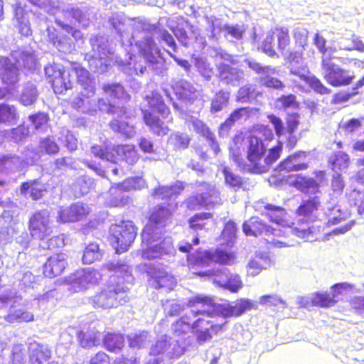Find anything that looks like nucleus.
Segmentation results:
<instances>
[{
  "instance_id": "f257e3e1",
  "label": "nucleus",
  "mask_w": 364,
  "mask_h": 364,
  "mask_svg": "<svg viewBox=\"0 0 364 364\" xmlns=\"http://www.w3.org/2000/svg\"><path fill=\"white\" fill-rule=\"evenodd\" d=\"M189 314H185L171 325L172 333L177 337H183L190 331L195 336L198 343L203 344L210 341L214 336L225 332L227 321H219L215 309V300L208 296L196 295L188 299Z\"/></svg>"
},
{
  "instance_id": "f03ea898",
  "label": "nucleus",
  "mask_w": 364,
  "mask_h": 364,
  "mask_svg": "<svg viewBox=\"0 0 364 364\" xmlns=\"http://www.w3.org/2000/svg\"><path fill=\"white\" fill-rule=\"evenodd\" d=\"M144 99L150 109H141L144 123L154 135H167L170 132L168 125L173 123L170 109L159 93L152 92Z\"/></svg>"
},
{
  "instance_id": "7ed1b4c3",
  "label": "nucleus",
  "mask_w": 364,
  "mask_h": 364,
  "mask_svg": "<svg viewBox=\"0 0 364 364\" xmlns=\"http://www.w3.org/2000/svg\"><path fill=\"white\" fill-rule=\"evenodd\" d=\"M97 106L101 112L108 114H117L109 122V128L114 133L119 134L126 138L132 136L134 133V127L128 122L130 114L126 107H119L104 98L97 100Z\"/></svg>"
},
{
  "instance_id": "20e7f679",
  "label": "nucleus",
  "mask_w": 364,
  "mask_h": 364,
  "mask_svg": "<svg viewBox=\"0 0 364 364\" xmlns=\"http://www.w3.org/2000/svg\"><path fill=\"white\" fill-rule=\"evenodd\" d=\"M247 159L250 162V171L256 173L267 172L273 163V156L269 153L264 156L266 147L258 137L250 135L247 137ZM273 149H269V152Z\"/></svg>"
},
{
  "instance_id": "39448f33",
  "label": "nucleus",
  "mask_w": 364,
  "mask_h": 364,
  "mask_svg": "<svg viewBox=\"0 0 364 364\" xmlns=\"http://www.w3.org/2000/svg\"><path fill=\"white\" fill-rule=\"evenodd\" d=\"M136 235L134 225L124 221L112 224L109 229L108 240L117 253L128 250Z\"/></svg>"
},
{
  "instance_id": "423d86ee",
  "label": "nucleus",
  "mask_w": 364,
  "mask_h": 364,
  "mask_svg": "<svg viewBox=\"0 0 364 364\" xmlns=\"http://www.w3.org/2000/svg\"><path fill=\"white\" fill-rule=\"evenodd\" d=\"M333 57H323L321 68L323 78L333 87H342L350 85L355 78L353 73L346 70L332 62Z\"/></svg>"
},
{
  "instance_id": "0eeeda50",
  "label": "nucleus",
  "mask_w": 364,
  "mask_h": 364,
  "mask_svg": "<svg viewBox=\"0 0 364 364\" xmlns=\"http://www.w3.org/2000/svg\"><path fill=\"white\" fill-rule=\"evenodd\" d=\"M173 216V211L168 206L156 205L149 214L147 223L141 232L142 236L148 241L154 242L156 230L160 227H165L168 222H171Z\"/></svg>"
},
{
  "instance_id": "6e6552de",
  "label": "nucleus",
  "mask_w": 364,
  "mask_h": 364,
  "mask_svg": "<svg viewBox=\"0 0 364 364\" xmlns=\"http://www.w3.org/2000/svg\"><path fill=\"white\" fill-rule=\"evenodd\" d=\"M51 218L46 209L34 211L28 220L30 236L35 240H43L52 233Z\"/></svg>"
},
{
  "instance_id": "1a4fd4ad",
  "label": "nucleus",
  "mask_w": 364,
  "mask_h": 364,
  "mask_svg": "<svg viewBox=\"0 0 364 364\" xmlns=\"http://www.w3.org/2000/svg\"><path fill=\"white\" fill-rule=\"evenodd\" d=\"M200 277H207L219 287H224L232 292H237L242 287V282L238 274H233L227 268H218L195 273Z\"/></svg>"
},
{
  "instance_id": "9d476101",
  "label": "nucleus",
  "mask_w": 364,
  "mask_h": 364,
  "mask_svg": "<svg viewBox=\"0 0 364 364\" xmlns=\"http://www.w3.org/2000/svg\"><path fill=\"white\" fill-rule=\"evenodd\" d=\"M45 75L48 82L50 85L56 95L65 94L73 87L68 70L60 68L55 65H48L45 68Z\"/></svg>"
},
{
  "instance_id": "9b49d317",
  "label": "nucleus",
  "mask_w": 364,
  "mask_h": 364,
  "mask_svg": "<svg viewBox=\"0 0 364 364\" xmlns=\"http://www.w3.org/2000/svg\"><path fill=\"white\" fill-rule=\"evenodd\" d=\"M256 305L247 299H237L234 304L226 303L217 304L215 309H209L210 311H214L218 315L219 321H228L226 320L231 317H239L246 311L256 309Z\"/></svg>"
},
{
  "instance_id": "f8f14e48",
  "label": "nucleus",
  "mask_w": 364,
  "mask_h": 364,
  "mask_svg": "<svg viewBox=\"0 0 364 364\" xmlns=\"http://www.w3.org/2000/svg\"><path fill=\"white\" fill-rule=\"evenodd\" d=\"M124 292L119 284H107L102 290L92 296L91 300L95 307L110 309L119 305V295Z\"/></svg>"
},
{
  "instance_id": "ddd939ff",
  "label": "nucleus",
  "mask_w": 364,
  "mask_h": 364,
  "mask_svg": "<svg viewBox=\"0 0 364 364\" xmlns=\"http://www.w3.org/2000/svg\"><path fill=\"white\" fill-rule=\"evenodd\" d=\"M67 259V255L63 252L50 255L42 266V274L49 279L61 275L68 267Z\"/></svg>"
},
{
  "instance_id": "4468645a",
  "label": "nucleus",
  "mask_w": 364,
  "mask_h": 364,
  "mask_svg": "<svg viewBox=\"0 0 364 364\" xmlns=\"http://www.w3.org/2000/svg\"><path fill=\"white\" fill-rule=\"evenodd\" d=\"M100 279V274L95 270H80L73 273L68 282L74 291H82L91 286L97 284Z\"/></svg>"
},
{
  "instance_id": "2eb2a0df",
  "label": "nucleus",
  "mask_w": 364,
  "mask_h": 364,
  "mask_svg": "<svg viewBox=\"0 0 364 364\" xmlns=\"http://www.w3.org/2000/svg\"><path fill=\"white\" fill-rule=\"evenodd\" d=\"M174 250L173 244L170 237H164L159 243L143 249L141 252L144 259L152 260L162 259L170 255Z\"/></svg>"
},
{
  "instance_id": "dca6fc26",
  "label": "nucleus",
  "mask_w": 364,
  "mask_h": 364,
  "mask_svg": "<svg viewBox=\"0 0 364 364\" xmlns=\"http://www.w3.org/2000/svg\"><path fill=\"white\" fill-rule=\"evenodd\" d=\"M29 364H45L51 358L50 348L45 344L32 342L28 347Z\"/></svg>"
},
{
  "instance_id": "f3484780",
  "label": "nucleus",
  "mask_w": 364,
  "mask_h": 364,
  "mask_svg": "<svg viewBox=\"0 0 364 364\" xmlns=\"http://www.w3.org/2000/svg\"><path fill=\"white\" fill-rule=\"evenodd\" d=\"M100 332L93 326L82 328L77 331L76 338L79 346L83 349H92L100 341Z\"/></svg>"
},
{
  "instance_id": "a211bd4d",
  "label": "nucleus",
  "mask_w": 364,
  "mask_h": 364,
  "mask_svg": "<svg viewBox=\"0 0 364 364\" xmlns=\"http://www.w3.org/2000/svg\"><path fill=\"white\" fill-rule=\"evenodd\" d=\"M128 191L129 187L124 182L112 185L107 193V205L109 207L124 206L128 202V197L125 194Z\"/></svg>"
},
{
  "instance_id": "6ab92c4d",
  "label": "nucleus",
  "mask_w": 364,
  "mask_h": 364,
  "mask_svg": "<svg viewBox=\"0 0 364 364\" xmlns=\"http://www.w3.org/2000/svg\"><path fill=\"white\" fill-rule=\"evenodd\" d=\"M20 191L21 194L28 195L33 200L42 199L48 193L46 185L40 178L21 183Z\"/></svg>"
},
{
  "instance_id": "aec40b11",
  "label": "nucleus",
  "mask_w": 364,
  "mask_h": 364,
  "mask_svg": "<svg viewBox=\"0 0 364 364\" xmlns=\"http://www.w3.org/2000/svg\"><path fill=\"white\" fill-rule=\"evenodd\" d=\"M86 215L87 212L82 205L73 203L60 210L58 220L63 223H75L82 220Z\"/></svg>"
},
{
  "instance_id": "412c9836",
  "label": "nucleus",
  "mask_w": 364,
  "mask_h": 364,
  "mask_svg": "<svg viewBox=\"0 0 364 364\" xmlns=\"http://www.w3.org/2000/svg\"><path fill=\"white\" fill-rule=\"evenodd\" d=\"M77 75V82L80 86V95L89 98L95 94V84L90 77L89 72L85 68H75Z\"/></svg>"
},
{
  "instance_id": "4be33fe9",
  "label": "nucleus",
  "mask_w": 364,
  "mask_h": 364,
  "mask_svg": "<svg viewBox=\"0 0 364 364\" xmlns=\"http://www.w3.org/2000/svg\"><path fill=\"white\" fill-rule=\"evenodd\" d=\"M270 226L267 225L260 218L252 216L242 224V231L246 236L258 237L269 232Z\"/></svg>"
},
{
  "instance_id": "5701e85b",
  "label": "nucleus",
  "mask_w": 364,
  "mask_h": 364,
  "mask_svg": "<svg viewBox=\"0 0 364 364\" xmlns=\"http://www.w3.org/2000/svg\"><path fill=\"white\" fill-rule=\"evenodd\" d=\"M102 344L107 351L118 353L124 347L125 338L119 332H107L103 337Z\"/></svg>"
},
{
  "instance_id": "b1692460",
  "label": "nucleus",
  "mask_w": 364,
  "mask_h": 364,
  "mask_svg": "<svg viewBox=\"0 0 364 364\" xmlns=\"http://www.w3.org/2000/svg\"><path fill=\"white\" fill-rule=\"evenodd\" d=\"M20 70L14 63H8L4 68L3 71L0 74L1 82L4 84L9 90L16 88L17 84L20 80Z\"/></svg>"
},
{
  "instance_id": "393cba45",
  "label": "nucleus",
  "mask_w": 364,
  "mask_h": 364,
  "mask_svg": "<svg viewBox=\"0 0 364 364\" xmlns=\"http://www.w3.org/2000/svg\"><path fill=\"white\" fill-rule=\"evenodd\" d=\"M299 116L297 113L289 114L287 118V127L283 126L282 121L277 117H274V129L277 136H281L286 132L292 134L296 129L299 124Z\"/></svg>"
},
{
  "instance_id": "a878e982",
  "label": "nucleus",
  "mask_w": 364,
  "mask_h": 364,
  "mask_svg": "<svg viewBox=\"0 0 364 364\" xmlns=\"http://www.w3.org/2000/svg\"><path fill=\"white\" fill-rule=\"evenodd\" d=\"M210 192L207 195L196 194L188 197L185 201L186 208L193 211L208 206L212 203L209 198L218 193L214 189H210Z\"/></svg>"
},
{
  "instance_id": "bb28decb",
  "label": "nucleus",
  "mask_w": 364,
  "mask_h": 364,
  "mask_svg": "<svg viewBox=\"0 0 364 364\" xmlns=\"http://www.w3.org/2000/svg\"><path fill=\"white\" fill-rule=\"evenodd\" d=\"M307 155V153L306 151H298L292 155L288 156L284 161H283L278 166L277 168L279 171L285 170L288 172L289 171H302L306 170L309 165L307 163H292V161L296 159L297 157H304L305 158Z\"/></svg>"
},
{
  "instance_id": "cd10ccee",
  "label": "nucleus",
  "mask_w": 364,
  "mask_h": 364,
  "mask_svg": "<svg viewBox=\"0 0 364 364\" xmlns=\"http://www.w3.org/2000/svg\"><path fill=\"white\" fill-rule=\"evenodd\" d=\"M102 90L105 94H107L114 100L128 102L131 99L130 95L120 83L105 84L103 85Z\"/></svg>"
},
{
  "instance_id": "c85d7f7f",
  "label": "nucleus",
  "mask_w": 364,
  "mask_h": 364,
  "mask_svg": "<svg viewBox=\"0 0 364 364\" xmlns=\"http://www.w3.org/2000/svg\"><path fill=\"white\" fill-rule=\"evenodd\" d=\"M274 223L284 229L282 231L279 230L278 232H276L277 229L274 228V236H286L287 232L291 231L289 215L283 208L274 207Z\"/></svg>"
},
{
  "instance_id": "c756f323",
  "label": "nucleus",
  "mask_w": 364,
  "mask_h": 364,
  "mask_svg": "<svg viewBox=\"0 0 364 364\" xmlns=\"http://www.w3.org/2000/svg\"><path fill=\"white\" fill-rule=\"evenodd\" d=\"M152 284L155 289L164 288L171 290L176 286L174 277L167 272H160L152 276Z\"/></svg>"
},
{
  "instance_id": "7c9ffc66",
  "label": "nucleus",
  "mask_w": 364,
  "mask_h": 364,
  "mask_svg": "<svg viewBox=\"0 0 364 364\" xmlns=\"http://www.w3.org/2000/svg\"><path fill=\"white\" fill-rule=\"evenodd\" d=\"M38 147L41 154L54 156L60 152V146L53 136L41 138Z\"/></svg>"
},
{
  "instance_id": "2f4dec72",
  "label": "nucleus",
  "mask_w": 364,
  "mask_h": 364,
  "mask_svg": "<svg viewBox=\"0 0 364 364\" xmlns=\"http://www.w3.org/2000/svg\"><path fill=\"white\" fill-rule=\"evenodd\" d=\"M102 255L103 251L100 250L99 244L95 242H90L84 250L82 261L84 264H90L100 260Z\"/></svg>"
},
{
  "instance_id": "473e14b6",
  "label": "nucleus",
  "mask_w": 364,
  "mask_h": 364,
  "mask_svg": "<svg viewBox=\"0 0 364 364\" xmlns=\"http://www.w3.org/2000/svg\"><path fill=\"white\" fill-rule=\"evenodd\" d=\"M274 37L277 41L278 50L282 54H286L289 50L291 43L289 31L287 28H277L274 29Z\"/></svg>"
},
{
  "instance_id": "72a5a7b5",
  "label": "nucleus",
  "mask_w": 364,
  "mask_h": 364,
  "mask_svg": "<svg viewBox=\"0 0 364 364\" xmlns=\"http://www.w3.org/2000/svg\"><path fill=\"white\" fill-rule=\"evenodd\" d=\"M320 205L318 198L315 196L302 201L296 209V214L299 216L309 217L318 210Z\"/></svg>"
},
{
  "instance_id": "f704fd0d",
  "label": "nucleus",
  "mask_w": 364,
  "mask_h": 364,
  "mask_svg": "<svg viewBox=\"0 0 364 364\" xmlns=\"http://www.w3.org/2000/svg\"><path fill=\"white\" fill-rule=\"evenodd\" d=\"M335 297H336V296H333V291L331 295L328 292H316L312 296L311 303L316 306L329 308L336 304L337 300Z\"/></svg>"
},
{
  "instance_id": "c9c22d12",
  "label": "nucleus",
  "mask_w": 364,
  "mask_h": 364,
  "mask_svg": "<svg viewBox=\"0 0 364 364\" xmlns=\"http://www.w3.org/2000/svg\"><path fill=\"white\" fill-rule=\"evenodd\" d=\"M213 218V214L208 212L196 213L188 220L190 229L194 231L203 230L205 228L206 220Z\"/></svg>"
},
{
  "instance_id": "e433bc0d",
  "label": "nucleus",
  "mask_w": 364,
  "mask_h": 364,
  "mask_svg": "<svg viewBox=\"0 0 364 364\" xmlns=\"http://www.w3.org/2000/svg\"><path fill=\"white\" fill-rule=\"evenodd\" d=\"M259 95L255 87L252 85H245L240 87L237 92L236 100L240 102H250L257 99Z\"/></svg>"
},
{
  "instance_id": "4c0bfd02",
  "label": "nucleus",
  "mask_w": 364,
  "mask_h": 364,
  "mask_svg": "<svg viewBox=\"0 0 364 364\" xmlns=\"http://www.w3.org/2000/svg\"><path fill=\"white\" fill-rule=\"evenodd\" d=\"M332 170H343L349 166L350 157L343 151H337L328 159Z\"/></svg>"
},
{
  "instance_id": "58836bf2",
  "label": "nucleus",
  "mask_w": 364,
  "mask_h": 364,
  "mask_svg": "<svg viewBox=\"0 0 364 364\" xmlns=\"http://www.w3.org/2000/svg\"><path fill=\"white\" fill-rule=\"evenodd\" d=\"M212 255L213 263L220 265L232 264L235 259L234 252H228L219 248L212 250Z\"/></svg>"
},
{
  "instance_id": "ea45409f",
  "label": "nucleus",
  "mask_w": 364,
  "mask_h": 364,
  "mask_svg": "<svg viewBox=\"0 0 364 364\" xmlns=\"http://www.w3.org/2000/svg\"><path fill=\"white\" fill-rule=\"evenodd\" d=\"M230 94L223 90L217 92L211 101L210 110L212 113L221 111L228 104Z\"/></svg>"
},
{
  "instance_id": "a19ab883",
  "label": "nucleus",
  "mask_w": 364,
  "mask_h": 364,
  "mask_svg": "<svg viewBox=\"0 0 364 364\" xmlns=\"http://www.w3.org/2000/svg\"><path fill=\"white\" fill-rule=\"evenodd\" d=\"M225 183L234 188L239 190L243 186V180L241 176L234 173L228 167L224 166L222 169Z\"/></svg>"
},
{
  "instance_id": "79ce46f5",
  "label": "nucleus",
  "mask_w": 364,
  "mask_h": 364,
  "mask_svg": "<svg viewBox=\"0 0 364 364\" xmlns=\"http://www.w3.org/2000/svg\"><path fill=\"white\" fill-rule=\"evenodd\" d=\"M292 231L298 237L305 239L309 242L320 240V230L318 228L312 226L302 230L294 228Z\"/></svg>"
},
{
  "instance_id": "37998d69",
  "label": "nucleus",
  "mask_w": 364,
  "mask_h": 364,
  "mask_svg": "<svg viewBox=\"0 0 364 364\" xmlns=\"http://www.w3.org/2000/svg\"><path fill=\"white\" fill-rule=\"evenodd\" d=\"M119 160L125 161L129 165H134L139 159L137 151L134 145L124 144Z\"/></svg>"
},
{
  "instance_id": "c03bdc74",
  "label": "nucleus",
  "mask_w": 364,
  "mask_h": 364,
  "mask_svg": "<svg viewBox=\"0 0 364 364\" xmlns=\"http://www.w3.org/2000/svg\"><path fill=\"white\" fill-rule=\"evenodd\" d=\"M18 115L14 106H9L6 104L0 105V122L6 123L16 122Z\"/></svg>"
},
{
  "instance_id": "a18cd8bd",
  "label": "nucleus",
  "mask_w": 364,
  "mask_h": 364,
  "mask_svg": "<svg viewBox=\"0 0 364 364\" xmlns=\"http://www.w3.org/2000/svg\"><path fill=\"white\" fill-rule=\"evenodd\" d=\"M194 131L201 136L207 139H212L213 133L208 125L202 120L196 118L191 119L189 121Z\"/></svg>"
},
{
  "instance_id": "49530a36",
  "label": "nucleus",
  "mask_w": 364,
  "mask_h": 364,
  "mask_svg": "<svg viewBox=\"0 0 364 364\" xmlns=\"http://www.w3.org/2000/svg\"><path fill=\"white\" fill-rule=\"evenodd\" d=\"M294 186L302 192H306L310 188H316L318 187V183L311 178H306L298 176L294 181Z\"/></svg>"
},
{
  "instance_id": "de8ad7c7",
  "label": "nucleus",
  "mask_w": 364,
  "mask_h": 364,
  "mask_svg": "<svg viewBox=\"0 0 364 364\" xmlns=\"http://www.w3.org/2000/svg\"><path fill=\"white\" fill-rule=\"evenodd\" d=\"M348 201L357 208L360 214H364V192L356 189L348 194Z\"/></svg>"
},
{
  "instance_id": "09e8293b",
  "label": "nucleus",
  "mask_w": 364,
  "mask_h": 364,
  "mask_svg": "<svg viewBox=\"0 0 364 364\" xmlns=\"http://www.w3.org/2000/svg\"><path fill=\"white\" fill-rule=\"evenodd\" d=\"M102 268L109 272L119 273L123 277L130 274L129 266L123 262H109L105 264Z\"/></svg>"
},
{
  "instance_id": "8fccbe9b",
  "label": "nucleus",
  "mask_w": 364,
  "mask_h": 364,
  "mask_svg": "<svg viewBox=\"0 0 364 364\" xmlns=\"http://www.w3.org/2000/svg\"><path fill=\"white\" fill-rule=\"evenodd\" d=\"M123 145H107L105 160L117 164L120 159Z\"/></svg>"
},
{
  "instance_id": "3c124183",
  "label": "nucleus",
  "mask_w": 364,
  "mask_h": 364,
  "mask_svg": "<svg viewBox=\"0 0 364 364\" xmlns=\"http://www.w3.org/2000/svg\"><path fill=\"white\" fill-rule=\"evenodd\" d=\"M212 250H208L201 252L191 262V264L194 267H206L213 263L212 257Z\"/></svg>"
},
{
  "instance_id": "603ef678",
  "label": "nucleus",
  "mask_w": 364,
  "mask_h": 364,
  "mask_svg": "<svg viewBox=\"0 0 364 364\" xmlns=\"http://www.w3.org/2000/svg\"><path fill=\"white\" fill-rule=\"evenodd\" d=\"M277 102L278 107L284 110L290 107L298 108L299 107V102L296 101V97L293 94L282 95L277 98Z\"/></svg>"
},
{
  "instance_id": "864d4df0",
  "label": "nucleus",
  "mask_w": 364,
  "mask_h": 364,
  "mask_svg": "<svg viewBox=\"0 0 364 364\" xmlns=\"http://www.w3.org/2000/svg\"><path fill=\"white\" fill-rule=\"evenodd\" d=\"M220 77L226 80H237L240 77V71L229 65H222L220 68Z\"/></svg>"
},
{
  "instance_id": "5fc2aeb1",
  "label": "nucleus",
  "mask_w": 364,
  "mask_h": 364,
  "mask_svg": "<svg viewBox=\"0 0 364 364\" xmlns=\"http://www.w3.org/2000/svg\"><path fill=\"white\" fill-rule=\"evenodd\" d=\"M5 320L9 323L28 322L33 320V316L30 312L18 311L6 315Z\"/></svg>"
},
{
  "instance_id": "6e6d98bb",
  "label": "nucleus",
  "mask_w": 364,
  "mask_h": 364,
  "mask_svg": "<svg viewBox=\"0 0 364 364\" xmlns=\"http://www.w3.org/2000/svg\"><path fill=\"white\" fill-rule=\"evenodd\" d=\"M65 235L63 234L58 235L50 237L46 242L45 249L51 251H58L65 246Z\"/></svg>"
},
{
  "instance_id": "4d7b16f0",
  "label": "nucleus",
  "mask_w": 364,
  "mask_h": 364,
  "mask_svg": "<svg viewBox=\"0 0 364 364\" xmlns=\"http://www.w3.org/2000/svg\"><path fill=\"white\" fill-rule=\"evenodd\" d=\"M36 129H41L47 125L49 116L47 113L38 112L28 117Z\"/></svg>"
},
{
  "instance_id": "13d9d810",
  "label": "nucleus",
  "mask_w": 364,
  "mask_h": 364,
  "mask_svg": "<svg viewBox=\"0 0 364 364\" xmlns=\"http://www.w3.org/2000/svg\"><path fill=\"white\" fill-rule=\"evenodd\" d=\"M345 186V181L341 173H336L332 176L331 189L333 194L341 195Z\"/></svg>"
},
{
  "instance_id": "bf43d9fd",
  "label": "nucleus",
  "mask_w": 364,
  "mask_h": 364,
  "mask_svg": "<svg viewBox=\"0 0 364 364\" xmlns=\"http://www.w3.org/2000/svg\"><path fill=\"white\" fill-rule=\"evenodd\" d=\"M309 86L320 95H328L331 92V89L326 87L323 83L316 77H311L307 81Z\"/></svg>"
},
{
  "instance_id": "052dcab7",
  "label": "nucleus",
  "mask_w": 364,
  "mask_h": 364,
  "mask_svg": "<svg viewBox=\"0 0 364 364\" xmlns=\"http://www.w3.org/2000/svg\"><path fill=\"white\" fill-rule=\"evenodd\" d=\"M237 232L236 223L232 220H229L225 224L221 235L228 241H232L236 238Z\"/></svg>"
},
{
  "instance_id": "680f3d73",
  "label": "nucleus",
  "mask_w": 364,
  "mask_h": 364,
  "mask_svg": "<svg viewBox=\"0 0 364 364\" xmlns=\"http://www.w3.org/2000/svg\"><path fill=\"white\" fill-rule=\"evenodd\" d=\"M171 344L166 339L157 340L151 346L150 354L157 356L166 353L170 348Z\"/></svg>"
},
{
  "instance_id": "e2e57ef3",
  "label": "nucleus",
  "mask_w": 364,
  "mask_h": 364,
  "mask_svg": "<svg viewBox=\"0 0 364 364\" xmlns=\"http://www.w3.org/2000/svg\"><path fill=\"white\" fill-rule=\"evenodd\" d=\"M175 146L180 149H186L191 142V137L181 132H176L173 135Z\"/></svg>"
},
{
  "instance_id": "0e129e2a",
  "label": "nucleus",
  "mask_w": 364,
  "mask_h": 364,
  "mask_svg": "<svg viewBox=\"0 0 364 364\" xmlns=\"http://www.w3.org/2000/svg\"><path fill=\"white\" fill-rule=\"evenodd\" d=\"M362 127L361 120L356 118H353L345 123H343L341 128L345 132L346 134H353L355 131L358 130Z\"/></svg>"
},
{
  "instance_id": "69168bd1",
  "label": "nucleus",
  "mask_w": 364,
  "mask_h": 364,
  "mask_svg": "<svg viewBox=\"0 0 364 364\" xmlns=\"http://www.w3.org/2000/svg\"><path fill=\"white\" fill-rule=\"evenodd\" d=\"M48 39L53 46H60L64 43L66 36L60 34L55 28H48Z\"/></svg>"
},
{
  "instance_id": "338daca9",
  "label": "nucleus",
  "mask_w": 364,
  "mask_h": 364,
  "mask_svg": "<svg viewBox=\"0 0 364 364\" xmlns=\"http://www.w3.org/2000/svg\"><path fill=\"white\" fill-rule=\"evenodd\" d=\"M88 364H110V357L105 351L100 350L90 357Z\"/></svg>"
},
{
  "instance_id": "774afa93",
  "label": "nucleus",
  "mask_w": 364,
  "mask_h": 364,
  "mask_svg": "<svg viewBox=\"0 0 364 364\" xmlns=\"http://www.w3.org/2000/svg\"><path fill=\"white\" fill-rule=\"evenodd\" d=\"M84 165H85L88 168L92 170L95 171V173L102 177V178H107L106 175V170L105 168L102 166L100 164H97L95 162L90 160H85L83 161Z\"/></svg>"
}]
</instances>
